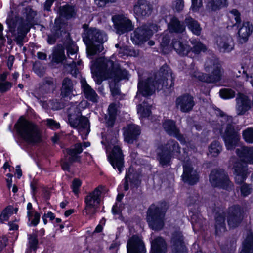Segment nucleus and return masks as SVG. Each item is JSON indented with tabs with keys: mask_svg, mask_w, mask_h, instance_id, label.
I'll return each mask as SVG.
<instances>
[{
	"mask_svg": "<svg viewBox=\"0 0 253 253\" xmlns=\"http://www.w3.org/2000/svg\"><path fill=\"white\" fill-rule=\"evenodd\" d=\"M162 126L165 131L169 136H171L178 129L175 121L166 119L162 122Z\"/></svg>",
	"mask_w": 253,
	"mask_h": 253,
	"instance_id": "40",
	"label": "nucleus"
},
{
	"mask_svg": "<svg viewBox=\"0 0 253 253\" xmlns=\"http://www.w3.org/2000/svg\"><path fill=\"white\" fill-rule=\"evenodd\" d=\"M67 51V55L69 59H75L77 57V53L78 47L75 42L72 40L70 42L65 43L64 42V50Z\"/></svg>",
	"mask_w": 253,
	"mask_h": 253,
	"instance_id": "41",
	"label": "nucleus"
},
{
	"mask_svg": "<svg viewBox=\"0 0 253 253\" xmlns=\"http://www.w3.org/2000/svg\"><path fill=\"white\" fill-rule=\"evenodd\" d=\"M124 156L121 147L118 145H114L111 152L108 156V160L114 169H117L121 173L124 166Z\"/></svg>",
	"mask_w": 253,
	"mask_h": 253,
	"instance_id": "14",
	"label": "nucleus"
},
{
	"mask_svg": "<svg viewBox=\"0 0 253 253\" xmlns=\"http://www.w3.org/2000/svg\"><path fill=\"white\" fill-rule=\"evenodd\" d=\"M33 70L34 72L40 77H42L44 74L43 67L39 64H35L33 65Z\"/></svg>",
	"mask_w": 253,
	"mask_h": 253,
	"instance_id": "63",
	"label": "nucleus"
},
{
	"mask_svg": "<svg viewBox=\"0 0 253 253\" xmlns=\"http://www.w3.org/2000/svg\"><path fill=\"white\" fill-rule=\"evenodd\" d=\"M94 65L98 67L105 78L111 79L110 81L119 83L121 81L129 80V71L110 59L98 58L94 61Z\"/></svg>",
	"mask_w": 253,
	"mask_h": 253,
	"instance_id": "4",
	"label": "nucleus"
},
{
	"mask_svg": "<svg viewBox=\"0 0 253 253\" xmlns=\"http://www.w3.org/2000/svg\"><path fill=\"white\" fill-rule=\"evenodd\" d=\"M109 87L111 94L113 97H116L121 94V92L119 87V83L109 81Z\"/></svg>",
	"mask_w": 253,
	"mask_h": 253,
	"instance_id": "52",
	"label": "nucleus"
},
{
	"mask_svg": "<svg viewBox=\"0 0 253 253\" xmlns=\"http://www.w3.org/2000/svg\"><path fill=\"white\" fill-rule=\"evenodd\" d=\"M97 200L93 197L90 194L87 195L84 199V203L85 204V210L88 211L89 209H91L94 208V203Z\"/></svg>",
	"mask_w": 253,
	"mask_h": 253,
	"instance_id": "55",
	"label": "nucleus"
},
{
	"mask_svg": "<svg viewBox=\"0 0 253 253\" xmlns=\"http://www.w3.org/2000/svg\"><path fill=\"white\" fill-rule=\"evenodd\" d=\"M116 120V116L109 114L108 119H106V126L109 129L113 128L115 123Z\"/></svg>",
	"mask_w": 253,
	"mask_h": 253,
	"instance_id": "64",
	"label": "nucleus"
},
{
	"mask_svg": "<svg viewBox=\"0 0 253 253\" xmlns=\"http://www.w3.org/2000/svg\"><path fill=\"white\" fill-rule=\"evenodd\" d=\"M219 96L223 99H229L235 97V92L231 88H222L219 91Z\"/></svg>",
	"mask_w": 253,
	"mask_h": 253,
	"instance_id": "49",
	"label": "nucleus"
},
{
	"mask_svg": "<svg viewBox=\"0 0 253 253\" xmlns=\"http://www.w3.org/2000/svg\"><path fill=\"white\" fill-rule=\"evenodd\" d=\"M157 150L156 158L159 165L163 168L171 166L172 159L178 157L181 154L179 143L172 139L159 146Z\"/></svg>",
	"mask_w": 253,
	"mask_h": 253,
	"instance_id": "7",
	"label": "nucleus"
},
{
	"mask_svg": "<svg viewBox=\"0 0 253 253\" xmlns=\"http://www.w3.org/2000/svg\"><path fill=\"white\" fill-rule=\"evenodd\" d=\"M168 28L171 33L182 34L185 31V22L180 21L177 17L174 16L170 18Z\"/></svg>",
	"mask_w": 253,
	"mask_h": 253,
	"instance_id": "32",
	"label": "nucleus"
},
{
	"mask_svg": "<svg viewBox=\"0 0 253 253\" xmlns=\"http://www.w3.org/2000/svg\"><path fill=\"white\" fill-rule=\"evenodd\" d=\"M185 27L194 35L199 36L202 31V28L200 23L191 16L186 17L184 20Z\"/></svg>",
	"mask_w": 253,
	"mask_h": 253,
	"instance_id": "35",
	"label": "nucleus"
},
{
	"mask_svg": "<svg viewBox=\"0 0 253 253\" xmlns=\"http://www.w3.org/2000/svg\"><path fill=\"white\" fill-rule=\"evenodd\" d=\"M167 252V244L162 237L158 236L152 240L149 253H166Z\"/></svg>",
	"mask_w": 253,
	"mask_h": 253,
	"instance_id": "30",
	"label": "nucleus"
},
{
	"mask_svg": "<svg viewBox=\"0 0 253 253\" xmlns=\"http://www.w3.org/2000/svg\"><path fill=\"white\" fill-rule=\"evenodd\" d=\"M175 104L181 112L187 113L193 110L195 102L193 95L189 93H184L176 98Z\"/></svg>",
	"mask_w": 253,
	"mask_h": 253,
	"instance_id": "17",
	"label": "nucleus"
},
{
	"mask_svg": "<svg viewBox=\"0 0 253 253\" xmlns=\"http://www.w3.org/2000/svg\"><path fill=\"white\" fill-rule=\"evenodd\" d=\"M193 44V47H191L190 53L192 52L195 54H199L201 52H204L207 50L206 45L202 43L200 41H196Z\"/></svg>",
	"mask_w": 253,
	"mask_h": 253,
	"instance_id": "48",
	"label": "nucleus"
},
{
	"mask_svg": "<svg viewBox=\"0 0 253 253\" xmlns=\"http://www.w3.org/2000/svg\"><path fill=\"white\" fill-rule=\"evenodd\" d=\"M84 33L83 41L86 46V54L89 59L100 53L103 50V44L106 41V34L95 28L89 27L84 24L83 25Z\"/></svg>",
	"mask_w": 253,
	"mask_h": 253,
	"instance_id": "3",
	"label": "nucleus"
},
{
	"mask_svg": "<svg viewBox=\"0 0 253 253\" xmlns=\"http://www.w3.org/2000/svg\"><path fill=\"white\" fill-rule=\"evenodd\" d=\"M12 213L11 207H7L5 208L0 214V223H3L5 221H7Z\"/></svg>",
	"mask_w": 253,
	"mask_h": 253,
	"instance_id": "53",
	"label": "nucleus"
},
{
	"mask_svg": "<svg viewBox=\"0 0 253 253\" xmlns=\"http://www.w3.org/2000/svg\"><path fill=\"white\" fill-rule=\"evenodd\" d=\"M152 10V5L146 0H137L133 6L134 14L140 18L149 17Z\"/></svg>",
	"mask_w": 253,
	"mask_h": 253,
	"instance_id": "22",
	"label": "nucleus"
},
{
	"mask_svg": "<svg viewBox=\"0 0 253 253\" xmlns=\"http://www.w3.org/2000/svg\"><path fill=\"white\" fill-rule=\"evenodd\" d=\"M223 73L221 65L218 62H214L212 65V70L209 74L211 83H216L221 81Z\"/></svg>",
	"mask_w": 253,
	"mask_h": 253,
	"instance_id": "34",
	"label": "nucleus"
},
{
	"mask_svg": "<svg viewBox=\"0 0 253 253\" xmlns=\"http://www.w3.org/2000/svg\"><path fill=\"white\" fill-rule=\"evenodd\" d=\"M175 76L169 66L165 63L154 73L153 77H148L145 79H139L137 94L148 98L152 96L156 89L173 88Z\"/></svg>",
	"mask_w": 253,
	"mask_h": 253,
	"instance_id": "1",
	"label": "nucleus"
},
{
	"mask_svg": "<svg viewBox=\"0 0 253 253\" xmlns=\"http://www.w3.org/2000/svg\"><path fill=\"white\" fill-rule=\"evenodd\" d=\"M191 77L197 79L200 82L211 83L210 80L209 79L210 77H209L208 74L195 71L191 74Z\"/></svg>",
	"mask_w": 253,
	"mask_h": 253,
	"instance_id": "47",
	"label": "nucleus"
},
{
	"mask_svg": "<svg viewBox=\"0 0 253 253\" xmlns=\"http://www.w3.org/2000/svg\"><path fill=\"white\" fill-rule=\"evenodd\" d=\"M236 184L240 185L239 190L242 197H246L252 193L253 188L251 184H248L245 181L242 183Z\"/></svg>",
	"mask_w": 253,
	"mask_h": 253,
	"instance_id": "45",
	"label": "nucleus"
},
{
	"mask_svg": "<svg viewBox=\"0 0 253 253\" xmlns=\"http://www.w3.org/2000/svg\"><path fill=\"white\" fill-rule=\"evenodd\" d=\"M233 170L236 183H242L245 181L250 174L247 164L240 160L234 163Z\"/></svg>",
	"mask_w": 253,
	"mask_h": 253,
	"instance_id": "18",
	"label": "nucleus"
},
{
	"mask_svg": "<svg viewBox=\"0 0 253 253\" xmlns=\"http://www.w3.org/2000/svg\"><path fill=\"white\" fill-rule=\"evenodd\" d=\"M122 211L121 204L118 205L117 202H115L112 207L111 212L114 216L118 215L122 217Z\"/></svg>",
	"mask_w": 253,
	"mask_h": 253,
	"instance_id": "59",
	"label": "nucleus"
},
{
	"mask_svg": "<svg viewBox=\"0 0 253 253\" xmlns=\"http://www.w3.org/2000/svg\"><path fill=\"white\" fill-rule=\"evenodd\" d=\"M123 180V188L125 191H128L129 189V183H130V187L131 190L138 189L142 181L139 174L130 172L129 170L126 171Z\"/></svg>",
	"mask_w": 253,
	"mask_h": 253,
	"instance_id": "20",
	"label": "nucleus"
},
{
	"mask_svg": "<svg viewBox=\"0 0 253 253\" xmlns=\"http://www.w3.org/2000/svg\"><path fill=\"white\" fill-rule=\"evenodd\" d=\"M14 127L20 137L28 144L34 145L41 142L40 130L33 122L21 117Z\"/></svg>",
	"mask_w": 253,
	"mask_h": 253,
	"instance_id": "6",
	"label": "nucleus"
},
{
	"mask_svg": "<svg viewBox=\"0 0 253 253\" xmlns=\"http://www.w3.org/2000/svg\"><path fill=\"white\" fill-rule=\"evenodd\" d=\"M229 12L235 17L234 19L236 23L233 26L236 27H240L242 22V19L241 17V15L239 11L237 9H232Z\"/></svg>",
	"mask_w": 253,
	"mask_h": 253,
	"instance_id": "57",
	"label": "nucleus"
},
{
	"mask_svg": "<svg viewBox=\"0 0 253 253\" xmlns=\"http://www.w3.org/2000/svg\"><path fill=\"white\" fill-rule=\"evenodd\" d=\"M55 88L53 79L51 78H46L44 79L41 89L45 90V92H50Z\"/></svg>",
	"mask_w": 253,
	"mask_h": 253,
	"instance_id": "46",
	"label": "nucleus"
},
{
	"mask_svg": "<svg viewBox=\"0 0 253 253\" xmlns=\"http://www.w3.org/2000/svg\"><path fill=\"white\" fill-rule=\"evenodd\" d=\"M159 39L161 40V48H162V50H164L169 46L170 42V37L168 34H166L162 35L159 37Z\"/></svg>",
	"mask_w": 253,
	"mask_h": 253,
	"instance_id": "54",
	"label": "nucleus"
},
{
	"mask_svg": "<svg viewBox=\"0 0 253 253\" xmlns=\"http://www.w3.org/2000/svg\"><path fill=\"white\" fill-rule=\"evenodd\" d=\"M49 57L51 58L50 64L52 66L62 65L63 63V44L59 43L53 47Z\"/></svg>",
	"mask_w": 253,
	"mask_h": 253,
	"instance_id": "27",
	"label": "nucleus"
},
{
	"mask_svg": "<svg viewBox=\"0 0 253 253\" xmlns=\"http://www.w3.org/2000/svg\"><path fill=\"white\" fill-rule=\"evenodd\" d=\"M82 183L81 180L79 178H75L73 179L71 187L75 195L77 196L79 195Z\"/></svg>",
	"mask_w": 253,
	"mask_h": 253,
	"instance_id": "56",
	"label": "nucleus"
},
{
	"mask_svg": "<svg viewBox=\"0 0 253 253\" xmlns=\"http://www.w3.org/2000/svg\"><path fill=\"white\" fill-rule=\"evenodd\" d=\"M236 155L240 158L241 161L245 162L247 164H253V147L243 146L236 150Z\"/></svg>",
	"mask_w": 253,
	"mask_h": 253,
	"instance_id": "31",
	"label": "nucleus"
},
{
	"mask_svg": "<svg viewBox=\"0 0 253 253\" xmlns=\"http://www.w3.org/2000/svg\"><path fill=\"white\" fill-rule=\"evenodd\" d=\"M81 82L82 89L85 98L92 103H97L98 96L95 91L87 84L85 80H83Z\"/></svg>",
	"mask_w": 253,
	"mask_h": 253,
	"instance_id": "33",
	"label": "nucleus"
},
{
	"mask_svg": "<svg viewBox=\"0 0 253 253\" xmlns=\"http://www.w3.org/2000/svg\"><path fill=\"white\" fill-rule=\"evenodd\" d=\"M244 219V210L239 204L228 207L226 211V220L230 229H235L242 223Z\"/></svg>",
	"mask_w": 253,
	"mask_h": 253,
	"instance_id": "10",
	"label": "nucleus"
},
{
	"mask_svg": "<svg viewBox=\"0 0 253 253\" xmlns=\"http://www.w3.org/2000/svg\"><path fill=\"white\" fill-rule=\"evenodd\" d=\"M237 28L240 42L241 43L246 42L253 32V25L252 23L248 21H243L242 23L241 22V26Z\"/></svg>",
	"mask_w": 253,
	"mask_h": 253,
	"instance_id": "25",
	"label": "nucleus"
},
{
	"mask_svg": "<svg viewBox=\"0 0 253 253\" xmlns=\"http://www.w3.org/2000/svg\"><path fill=\"white\" fill-rule=\"evenodd\" d=\"M22 14L25 19L16 16L9 15L6 20L9 31L13 33L14 41L20 46L23 45V40L30 31L37 13L30 6H27L23 8Z\"/></svg>",
	"mask_w": 253,
	"mask_h": 253,
	"instance_id": "2",
	"label": "nucleus"
},
{
	"mask_svg": "<svg viewBox=\"0 0 253 253\" xmlns=\"http://www.w3.org/2000/svg\"><path fill=\"white\" fill-rule=\"evenodd\" d=\"M215 233L216 235H220L222 232L226 230L225 220L226 212L224 211H216L214 214Z\"/></svg>",
	"mask_w": 253,
	"mask_h": 253,
	"instance_id": "28",
	"label": "nucleus"
},
{
	"mask_svg": "<svg viewBox=\"0 0 253 253\" xmlns=\"http://www.w3.org/2000/svg\"><path fill=\"white\" fill-rule=\"evenodd\" d=\"M12 83L9 82H0V92L2 93L7 91L12 87Z\"/></svg>",
	"mask_w": 253,
	"mask_h": 253,
	"instance_id": "61",
	"label": "nucleus"
},
{
	"mask_svg": "<svg viewBox=\"0 0 253 253\" xmlns=\"http://www.w3.org/2000/svg\"><path fill=\"white\" fill-rule=\"evenodd\" d=\"M182 181L190 186L196 185L199 181V175L193 172V168L189 163L183 165V173L181 176Z\"/></svg>",
	"mask_w": 253,
	"mask_h": 253,
	"instance_id": "19",
	"label": "nucleus"
},
{
	"mask_svg": "<svg viewBox=\"0 0 253 253\" xmlns=\"http://www.w3.org/2000/svg\"><path fill=\"white\" fill-rule=\"evenodd\" d=\"M141 133L139 126L134 124L127 125L123 128V136L124 140L128 144H133L136 141Z\"/></svg>",
	"mask_w": 253,
	"mask_h": 253,
	"instance_id": "23",
	"label": "nucleus"
},
{
	"mask_svg": "<svg viewBox=\"0 0 253 253\" xmlns=\"http://www.w3.org/2000/svg\"><path fill=\"white\" fill-rule=\"evenodd\" d=\"M240 253H253V233H248L242 242V249Z\"/></svg>",
	"mask_w": 253,
	"mask_h": 253,
	"instance_id": "37",
	"label": "nucleus"
},
{
	"mask_svg": "<svg viewBox=\"0 0 253 253\" xmlns=\"http://www.w3.org/2000/svg\"><path fill=\"white\" fill-rule=\"evenodd\" d=\"M68 124L73 128L78 126L85 129L89 124L88 119L82 115V110L79 106H71L67 110Z\"/></svg>",
	"mask_w": 253,
	"mask_h": 253,
	"instance_id": "9",
	"label": "nucleus"
},
{
	"mask_svg": "<svg viewBox=\"0 0 253 253\" xmlns=\"http://www.w3.org/2000/svg\"><path fill=\"white\" fill-rule=\"evenodd\" d=\"M83 151V145L81 143H77L74 145L73 148H68L66 152L69 156L68 161L70 164L74 163H81V156L79 155Z\"/></svg>",
	"mask_w": 253,
	"mask_h": 253,
	"instance_id": "29",
	"label": "nucleus"
},
{
	"mask_svg": "<svg viewBox=\"0 0 253 253\" xmlns=\"http://www.w3.org/2000/svg\"><path fill=\"white\" fill-rule=\"evenodd\" d=\"M219 46L223 49L224 52H230L233 47L229 44L228 40L226 39L221 38L219 42Z\"/></svg>",
	"mask_w": 253,
	"mask_h": 253,
	"instance_id": "58",
	"label": "nucleus"
},
{
	"mask_svg": "<svg viewBox=\"0 0 253 253\" xmlns=\"http://www.w3.org/2000/svg\"><path fill=\"white\" fill-rule=\"evenodd\" d=\"M14 127L20 137L28 144L34 145L41 142L40 130L33 122L21 117Z\"/></svg>",
	"mask_w": 253,
	"mask_h": 253,
	"instance_id": "5",
	"label": "nucleus"
},
{
	"mask_svg": "<svg viewBox=\"0 0 253 253\" xmlns=\"http://www.w3.org/2000/svg\"><path fill=\"white\" fill-rule=\"evenodd\" d=\"M210 181L213 187L228 190L230 188L231 181L228 174L222 169L212 170L209 175Z\"/></svg>",
	"mask_w": 253,
	"mask_h": 253,
	"instance_id": "12",
	"label": "nucleus"
},
{
	"mask_svg": "<svg viewBox=\"0 0 253 253\" xmlns=\"http://www.w3.org/2000/svg\"><path fill=\"white\" fill-rule=\"evenodd\" d=\"M222 149V146L217 140L212 141L208 147L209 154L212 157H217Z\"/></svg>",
	"mask_w": 253,
	"mask_h": 253,
	"instance_id": "43",
	"label": "nucleus"
},
{
	"mask_svg": "<svg viewBox=\"0 0 253 253\" xmlns=\"http://www.w3.org/2000/svg\"><path fill=\"white\" fill-rule=\"evenodd\" d=\"M228 0H207V7L212 12H216L228 6Z\"/></svg>",
	"mask_w": 253,
	"mask_h": 253,
	"instance_id": "36",
	"label": "nucleus"
},
{
	"mask_svg": "<svg viewBox=\"0 0 253 253\" xmlns=\"http://www.w3.org/2000/svg\"><path fill=\"white\" fill-rule=\"evenodd\" d=\"M239 98L241 101V105H239L237 108L239 111L238 114L243 115L251 109V100L248 96L242 93L239 94Z\"/></svg>",
	"mask_w": 253,
	"mask_h": 253,
	"instance_id": "38",
	"label": "nucleus"
},
{
	"mask_svg": "<svg viewBox=\"0 0 253 253\" xmlns=\"http://www.w3.org/2000/svg\"><path fill=\"white\" fill-rule=\"evenodd\" d=\"M28 245L26 253H29L32 250L35 251L37 248L38 239L36 235H30L28 237Z\"/></svg>",
	"mask_w": 253,
	"mask_h": 253,
	"instance_id": "50",
	"label": "nucleus"
},
{
	"mask_svg": "<svg viewBox=\"0 0 253 253\" xmlns=\"http://www.w3.org/2000/svg\"><path fill=\"white\" fill-rule=\"evenodd\" d=\"M104 186L103 185H99L96 187L94 190L90 194L95 198V199H98L102 194V191L104 189Z\"/></svg>",
	"mask_w": 253,
	"mask_h": 253,
	"instance_id": "60",
	"label": "nucleus"
},
{
	"mask_svg": "<svg viewBox=\"0 0 253 253\" xmlns=\"http://www.w3.org/2000/svg\"><path fill=\"white\" fill-rule=\"evenodd\" d=\"M77 9L75 5H64V20H69L76 18ZM67 25V22L64 21V28ZM66 32L64 30V34Z\"/></svg>",
	"mask_w": 253,
	"mask_h": 253,
	"instance_id": "39",
	"label": "nucleus"
},
{
	"mask_svg": "<svg viewBox=\"0 0 253 253\" xmlns=\"http://www.w3.org/2000/svg\"><path fill=\"white\" fill-rule=\"evenodd\" d=\"M70 63H68L67 57L64 54V72L68 71L74 77L76 78L79 73V69L77 67V64L75 59H71Z\"/></svg>",
	"mask_w": 253,
	"mask_h": 253,
	"instance_id": "42",
	"label": "nucleus"
},
{
	"mask_svg": "<svg viewBox=\"0 0 253 253\" xmlns=\"http://www.w3.org/2000/svg\"><path fill=\"white\" fill-rule=\"evenodd\" d=\"M242 136L247 143H253V128L249 127L244 130L242 133Z\"/></svg>",
	"mask_w": 253,
	"mask_h": 253,
	"instance_id": "51",
	"label": "nucleus"
},
{
	"mask_svg": "<svg viewBox=\"0 0 253 253\" xmlns=\"http://www.w3.org/2000/svg\"><path fill=\"white\" fill-rule=\"evenodd\" d=\"M73 83L72 80L68 77L64 78V100L66 98L71 99L73 93Z\"/></svg>",
	"mask_w": 253,
	"mask_h": 253,
	"instance_id": "44",
	"label": "nucleus"
},
{
	"mask_svg": "<svg viewBox=\"0 0 253 253\" xmlns=\"http://www.w3.org/2000/svg\"><path fill=\"white\" fill-rule=\"evenodd\" d=\"M112 21L117 33L119 35L128 33L134 28L131 21L122 14L113 16Z\"/></svg>",
	"mask_w": 253,
	"mask_h": 253,
	"instance_id": "15",
	"label": "nucleus"
},
{
	"mask_svg": "<svg viewBox=\"0 0 253 253\" xmlns=\"http://www.w3.org/2000/svg\"><path fill=\"white\" fill-rule=\"evenodd\" d=\"M157 30V25L153 23L144 24L136 28L134 32L135 44L140 45L150 40Z\"/></svg>",
	"mask_w": 253,
	"mask_h": 253,
	"instance_id": "11",
	"label": "nucleus"
},
{
	"mask_svg": "<svg viewBox=\"0 0 253 253\" xmlns=\"http://www.w3.org/2000/svg\"><path fill=\"white\" fill-rule=\"evenodd\" d=\"M63 19L62 15L60 14L58 18L55 20V24L51 29L52 34L48 35L47 42L49 44H53L56 40L62 36Z\"/></svg>",
	"mask_w": 253,
	"mask_h": 253,
	"instance_id": "24",
	"label": "nucleus"
},
{
	"mask_svg": "<svg viewBox=\"0 0 253 253\" xmlns=\"http://www.w3.org/2000/svg\"><path fill=\"white\" fill-rule=\"evenodd\" d=\"M166 210L155 204L148 207L146 216L148 227L152 230L159 231L164 227Z\"/></svg>",
	"mask_w": 253,
	"mask_h": 253,
	"instance_id": "8",
	"label": "nucleus"
},
{
	"mask_svg": "<svg viewBox=\"0 0 253 253\" xmlns=\"http://www.w3.org/2000/svg\"><path fill=\"white\" fill-rule=\"evenodd\" d=\"M171 46L176 52L181 56H189L190 53L191 46L187 42H182L181 39H173Z\"/></svg>",
	"mask_w": 253,
	"mask_h": 253,
	"instance_id": "26",
	"label": "nucleus"
},
{
	"mask_svg": "<svg viewBox=\"0 0 253 253\" xmlns=\"http://www.w3.org/2000/svg\"><path fill=\"white\" fill-rule=\"evenodd\" d=\"M225 146L228 150H233L238 145L240 136L231 124L226 126L224 133L222 134Z\"/></svg>",
	"mask_w": 253,
	"mask_h": 253,
	"instance_id": "13",
	"label": "nucleus"
},
{
	"mask_svg": "<svg viewBox=\"0 0 253 253\" xmlns=\"http://www.w3.org/2000/svg\"><path fill=\"white\" fill-rule=\"evenodd\" d=\"M171 253H188L184 242V237L179 231H174L170 240Z\"/></svg>",
	"mask_w": 253,
	"mask_h": 253,
	"instance_id": "16",
	"label": "nucleus"
},
{
	"mask_svg": "<svg viewBox=\"0 0 253 253\" xmlns=\"http://www.w3.org/2000/svg\"><path fill=\"white\" fill-rule=\"evenodd\" d=\"M47 126L52 129H56L60 127V124L52 119H47L45 120Z\"/></svg>",
	"mask_w": 253,
	"mask_h": 253,
	"instance_id": "62",
	"label": "nucleus"
},
{
	"mask_svg": "<svg viewBox=\"0 0 253 253\" xmlns=\"http://www.w3.org/2000/svg\"><path fill=\"white\" fill-rule=\"evenodd\" d=\"M127 253H146V249L142 239L134 235L128 240L126 244Z\"/></svg>",
	"mask_w": 253,
	"mask_h": 253,
	"instance_id": "21",
	"label": "nucleus"
}]
</instances>
